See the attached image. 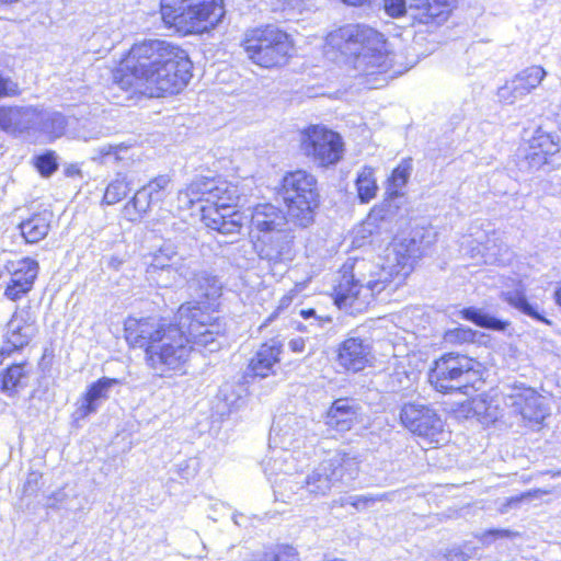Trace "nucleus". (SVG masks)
Listing matches in <instances>:
<instances>
[{
	"mask_svg": "<svg viewBox=\"0 0 561 561\" xmlns=\"http://www.w3.org/2000/svg\"><path fill=\"white\" fill-rule=\"evenodd\" d=\"M35 331V323L28 317H15L10 321L0 346V367L13 357L30 356L26 351Z\"/></svg>",
	"mask_w": 561,
	"mask_h": 561,
	"instance_id": "15",
	"label": "nucleus"
},
{
	"mask_svg": "<svg viewBox=\"0 0 561 561\" xmlns=\"http://www.w3.org/2000/svg\"><path fill=\"white\" fill-rule=\"evenodd\" d=\"M172 180L168 174H159L138 188L128 202L138 216L145 215L150 208L165 201L171 193Z\"/></svg>",
	"mask_w": 561,
	"mask_h": 561,
	"instance_id": "19",
	"label": "nucleus"
},
{
	"mask_svg": "<svg viewBox=\"0 0 561 561\" xmlns=\"http://www.w3.org/2000/svg\"><path fill=\"white\" fill-rule=\"evenodd\" d=\"M194 65L181 45L163 39L134 43L112 69V80L130 98L169 99L181 94Z\"/></svg>",
	"mask_w": 561,
	"mask_h": 561,
	"instance_id": "2",
	"label": "nucleus"
},
{
	"mask_svg": "<svg viewBox=\"0 0 561 561\" xmlns=\"http://www.w3.org/2000/svg\"><path fill=\"white\" fill-rule=\"evenodd\" d=\"M386 220V209L381 205H375L370 208L365 219L362 221L363 237H371L382 232V224Z\"/></svg>",
	"mask_w": 561,
	"mask_h": 561,
	"instance_id": "37",
	"label": "nucleus"
},
{
	"mask_svg": "<svg viewBox=\"0 0 561 561\" xmlns=\"http://www.w3.org/2000/svg\"><path fill=\"white\" fill-rule=\"evenodd\" d=\"M546 77V71L541 66H530L518 72L513 80V93L515 95H526L537 88Z\"/></svg>",
	"mask_w": 561,
	"mask_h": 561,
	"instance_id": "30",
	"label": "nucleus"
},
{
	"mask_svg": "<svg viewBox=\"0 0 561 561\" xmlns=\"http://www.w3.org/2000/svg\"><path fill=\"white\" fill-rule=\"evenodd\" d=\"M355 264L356 259L350 257L339 267L330 296L339 309L360 313L371 305V295L365 291L364 284L356 278Z\"/></svg>",
	"mask_w": 561,
	"mask_h": 561,
	"instance_id": "12",
	"label": "nucleus"
},
{
	"mask_svg": "<svg viewBox=\"0 0 561 561\" xmlns=\"http://www.w3.org/2000/svg\"><path fill=\"white\" fill-rule=\"evenodd\" d=\"M305 485L309 493L314 495H324L333 486L330 478L325 472L312 471L307 476Z\"/></svg>",
	"mask_w": 561,
	"mask_h": 561,
	"instance_id": "40",
	"label": "nucleus"
},
{
	"mask_svg": "<svg viewBox=\"0 0 561 561\" xmlns=\"http://www.w3.org/2000/svg\"><path fill=\"white\" fill-rule=\"evenodd\" d=\"M477 332L468 327H456L443 333V342L450 346H465L476 342Z\"/></svg>",
	"mask_w": 561,
	"mask_h": 561,
	"instance_id": "36",
	"label": "nucleus"
},
{
	"mask_svg": "<svg viewBox=\"0 0 561 561\" xmlns=\"http://www.w3.org/2000/svg\"><path fill=\"white\" fill-rule=\"evenodd\" d=\"M259 561H299V553L289 543H277L264 550Z\"/></svg>",
	"mask_w": 561,
	"mask_h": 561,
	"instance_id": "38",
	"label": "nucleus"
},
{
	"mask_svg": "<svg viewBox=\"0 0 561 561\" xmlns=\"http://www.w3.org/2000/svg\"><path fill=\"white\" fill-rule=\"evenodd\" d=\"M163 27L178 37L199 36L216 30L226 16L225 0H159Z\"/></svg>",
	"mask_w": 561,
	"mask_h": 561,
	"instance_id": "5",
	"label": "nucleus"
},
{
	"mask_svg": "<svg viewBox=\"0 0 561 561\" xmlns=\"http://www.w3.org/2000/svg\"><path fill=\"white\" fill-rule=\"evenodd\" d=\"M412 172V158H403L396 165L387 179V196L396 198L402 196L401 188L407 185Z\"/></svg>",
	"mask_w": 561,
	"mask_h": 561,
	"instance_id": "31",
	"label": "nucleus"
},
{
	"mask_svg": "<svg viewBox=\"0 0 561 561\" xmlns=\"http://www.w3.org/2000/svg\"><path fill=\"white\" fill-rule=\"evenodd\" d=\"M131 192V181L126 175L118 174L105 187L102 202L106 205H115L124 201Z\"/></svg>",
	"mask_w": 561,
	"mask_h": 561,
	"instance_id": "34",
	"label": "nucleus"
},
{
	"mask_svg": "<svg viewBox=\"0 0 561 561\" xmlns=\"http://www.w3.org/2000/svg\"><path fill=\"white\" fill-rule=\"evenodd\" d=\"M305 347H306V342L302 337H296L289 342V348L294 353H302L305 351Z\"/></svg>",
	"mask_w": 561,
	"mask_h": 561,
	"instance_id": "47",
	"label": "nucleus"
},
{
	"mask_svg": "<svg viewBox=\"0 0 561 561\" xmlns=\"http://www.w3.org/2000/svg\"><path fill=\"white\" fill-rule=\"evenodd\" d=\"M240 47L252 65L264 70H276L287 66L296 51L293 35L274 23L247 28Z\"/></svg>",
	"mask_w": 561,
	"mask_h": 561,
	"instance_id": "9",
	"label": "nucleus"
},
{
	"mask_svg": "<svg viewBox=\"0 0 561 561\" xmlns=\"http://www.w3.org/2000/svg\"><path fill=\"white\" fill-rule=\"evenodd\" d=\"M517 413L528 424H540L546 417L542 398L534 389L525 388L514 401Z\"/></svg>",
	"mask_w": 561,
	"mask_h": 561,
	"instance_id": "25",
	"label": "nucleus"
},
{
	"mask_svg": "<svg viewBox=\"0 0 561 561\" xmlns=\"http://www.w3.org/2000/svg\"><path fill=\"white\" fill-rule=\"evenodd\" d=\"M34 167L42 176H50L58 169L56 153L49 150L37 156L34 161Z\"/></svg>",
	"mask_w": 561,
	"mask_h": 561,
	"instance_id": "41",
	"label": "nucleus"
},
{
	"mask_svg": "<svg viewBox=\"0 0 561 561\" xmlns=\"http://www.w3.org/2000/svg\"><path fill=\"white\" fill-rule=\"evenodd\" d=\"M382 9L389 18H403L408 12L407 0H382Z\"/></svg>",
	"mask_w": 561,
	"mask_h": 561,
	"instance_id": "44",
	"label": "nucleus"
},
{
	"mask_svg": "<svg viewBox=\"0 0 561 561\" xmlns=\"http://www.w3.org/2000/svg\"><path fill=\"white\" fill-rule=\"evenodd\" d=\"M460 317L477 327L493 331H505L510 327V321L494 318L473 307L463 308Z\"/></svg>",
	"mask_w": 561,
	"mask_h": 561,
	"instance_id": "33",
	"label": "nucleus"
},
{
	"mask_svg": "<svg viewBox=\"0 0 561 561\" xmlns=\"http://www.w3.org/2000/svg\"><path fill=\"white\" fill-rule=\"evenodd\" d=\"M561 150L559 137L538 128L528 141L524 159L529 168L540 169L550 162L551 157Z\"/></svg>",
	"mask_w": 561,
	"mask_h": 561,
	"instance_id": "21",
	"label": "nucleus"
},
{
	"mask_svg": "<svg viewBox=\"0 0 561 561\" xmlns=\"http://www.w3.org/2000/svg\"><path fill=\"white\" fill-rule=\"evenodd\" d=\"M181 194L186 207L196 209L203 226L214 232L229 236L241 233L244 216L239 208L237 185L217 176H201L191 181Z\"/></svg>",
	"mask_w": 561,
	"mask_h": 561,
	"instance_id": "3",
	"label": "nucleus"
},
{
	"mask_svg": "<svg viewBox=\"0 0 561 561\" xmlns=\"http://www.w3.org/2000/svg\"><path fill=\"white\" fill-rule=\"evenodd\" d=\"M505 301L522 311L523 313L531 317L533 319L540 321L546 324H551V322L546 319L542 314H540L527 300V297L523 291H515L513 294H507L505 296Z\"/></svg>",
	"mask_w": 561,
	"mask_h": 561,
	"instance_id": "39",
	"label": "nucleus"
},
{
	"mask_svg": "<svg viewBox=\"0 0 561 561\" xmlns=\"http://www.w3.org/2000/svg\"><path fill=\"white\" fill-rule=\"evenodd\" d=\"M373 0H341L344 4L348 7L359 8L364 5L370 4Z\"/></svg>",
	"mask_w": 561,
	"mask_h": 561,
	"instance_id": "48",
	"label": "nucleus"
},
{
	"mask_svg": "<svg viewBox=\"0 0 561 561\" xmlns=\"http://www.w3.org/2000/svg\"><path fill=\"white\" fill-rule=\"evenodd\" d=\"M549 492L546 491V490L534 489V490H529V491L523 492V493H520L518 495H514V496L507 497L504 501V503L502 504L501 512L502 513L507 512L510 508L517 506L518 504H520L525 500L537 497V496H541V495H546Z\"/></svg>",
	"mask_w": 561,
	"mask_h": 561,
	"instance_id": "43",
	"label": "nucleus"
},
{
	"mask_svg": "<svg viewBox=\"0 0 561 561\" xmlns=\"http://www.w3.org/2000/svg\"><path fill=\"white\" fill-rule=\"evenodd\" d=\"M274 194L286 207L295 227L305 229L314 224L322 205L319 181L301 168L286 171L274 188Z\"/></svg>",
	"mask_w": 561,
	"mask_h": 561,
	"instance_id": "8",
	"label": "nucleus"
},
{
	"mask_svg": "<svg viewBox=\"0 0 561 561\" xmlns=\"http://www.w3.org/2000/svg\"><path fill=\"white\" fill-rule=\"evenodd\" d=\"M553 300L556 305L561 309V283L557 286L553 291Z\"/></svg>",
	"mask_w": 561,
	"mask_h": 561,
	"instance_id": "50",
	"label": "nucleus"
},
{
	"mask_svg": "<svg viewBox=\"0 0 561 561\" xmlns=\"http://www.w3.org/2000/svg\"><path fill=\"white\" fill-rule=\"evenodd\" d=\"M26 108L15 105H0V130H20Z\"/></svg>",
	"mask_w": 561,
	"mask_h": 561,
	"instance_id": "35",
	"label": "nucleus"
},
{
	"mask_svg": "<svg viewBox=\"0 0 561 561\" xmlns=\"http://www.w3.org/2000/svg\"><path fill=\"white\" fill-rule=\"evenodd\" d=\"M299 290L300 289L296 286V287L289 289L286 294H284L278 300L275 312L279 313V312L286 310L287 308H289L291 306V304L294 302V300L296 298H298Z\"/></svg>",
	"mask_w": 561,
	"mask_h": 561,
	"instance_id": "45",
	"label": "nucleus"
},
{
	"mask_svg": "<svg viewBox=\"0 0 561 561\" xmlns=\"http://www.w3.org/2000/svg\"><path fill=\"white\" fill-rule=\"evenodd\" d=\"M288 220L287 211L271 202L256 203L250 208L249 241L261 260L277 263L290 253L293 240L286 230Z\"/></svg>",
	"mask_w": 561,
	"mask_h": 561,
	"instance_id": "6",
	"label": "nucleus"
},
{
	"mask_svg": "<svg viewBox=\"0 0 561 561\" xmlns=\"http://www.w3.org/2000/svg\"><path fill=\"white\" fill-rule=\"evenodd\" d=\"M325 45L351 68L366 75L387 72L391 62L385 34L365 23H346L329 32Z\"/></svg>",
	"mask_w": 561,
	"mask_h": 561,
	"instance_id": "4",
	"label": "nucleus"
},
{
	"mask_svg": "<svg viewBox=\"0 0 561 561\" xmlns=\"http://www.w3.org/2000/svg\"><path fill=\"white\" fill-rule=\"evenodd\" d=\"M98 158L101 162L112 159L122 165H130L140 161V154L130 144L107 145L98 150Z\"/></svg>",
	"mask_w": 561,
	"mask_h": 561,
	"instance_id": "28",
	"label": "nucleus"
},
{
	"mask_svg": "<svg viewBox=\"0 0 561 561\" xmlns=\"http://www.w3.org/2000/svg\"><path fill=\"white\" fill-rule=\"evenodd\" d=\"M505 396L495 390L482 392L471 399L472 409L484 425H493L503 420Z\"/></svg>",
	"mask_w": 561,
	"mask_h": 561,
	"instance_id": "22",
	"label": "nucleus"
},
{
	"mask_svg": "<svg viewBox=\"0 0 561 561\" xmlns=\"http://www.w3.org/2000/svg\"><path fill=\"white\" fill-rule=\"evenodd\" d=\"M456 3L457 0H412L413 24L439 26L449 19Z\"/></svg>",
	"mask_w": 561,
	"mask_h": 561,
	"instance_id": "20",
	"label": "nucleus"
},
{
	"mask_svg": "<svg viewBox=\"0 0 561 561\" xmlns=\"http://www.w3.org/2000/svg\"><path fill=\"white\" fill-rule=\"evenodd\" d=\"M284 343L278 337L263 341L249 359L245 376L251 379H265L275 375L282 362Z\"/></svg>",
	"mask_w": 561,
	"mask_h": 561,
	"instance_id": "16",
	"label": "nucleus"
},
{
	"mask_svg": "<svg viewBox=\"0 0 561 561\" xmlns=\"http://www.w3.org/2000/svg\"><path fill=\"white\" fill-rule=\"evenodd\" d=\"M363 422L362 407L354 398L340 397L334 399L324 413L327 427L339 434L354 430Z\"/></svg>",
	"mask_w": 561,
	"mask_h": 561,
	"instance_id": "17",
	"label": "nucleus"
},
{
	"mask_svg": "<svg viewBox=\"0 0 561 561\" xmlns=\"http://www.w3.org/2000/svg\"><path fill=\"white\" fill-rule=\"evenodd\" d=\"M65 173L67 176H80L81 171L77 165H69L66 168Z\"/></svg>",
	"mask_w": 561,
	"mask_h": 561,
	"instance_id": "49",
	"label": "nucleus"
},
{
	"mask_svg": "<svg viewBox=\"0 0 561 561\" xmlns=\"http://www.w3.org/2000/svg\"><path fill=\"white\" fill-rule=\"evenodd\" d=\"M488 368L468 353L446 351L433 358L426 370L428 387L438 394H467L474 381L484 383Z\"/></svg>",
	"mask_w": 561,
	"mask_h": 561,
	"instance_id": "7",
	"label": "nucleus"
},
{
	"mask_svg": "<svg viewBox=\"0 0 561 561\" xmlns=\"http://www.w3.org/2000/svg\"><path fill=\"white\" fill-rule=\"evenodd\" d=\"M299 314L305 320L313 318L319 325H322L324 323H329L332 321V318L330 316H318L313 308L301 309L299 311Z\"/></svg>",
	"mask_w": 561,
	"mask_h": 561,
	"instance_id": "46",
	"label": "nucleus"
},
{
	"mask_svg": "<svg viewBox=\"0 0 561 561\" xmlns=\"http://www.w3.org/2000/svg\"><path fill=\"white\" fill-rule=\"evenodd\" d=\"M415 245L416 241L414 239H404L398 243V248L394 250L396 262L388 266L394 277H398L403 283L414 270L416 259Z\"/></svg>",
	"mask_w": 561,
	"mask_h": 561,
	"instance_id": "27",
	"label": "nucleus"
},
{
	"mask_svg": "<svg viewBox=\"0 0 561 561\" xmlns=\"http://www.w3.org/2000/svg\"><path fill=\"white\" fill-rule=\"evenodd\" d=\"M19 0H0V4H11L18 2Z\"/></svg>",
	"mask_w": 561,
	"mask_h": 561,
	"instance_id": "52",
	"label": "nucleus"
},
{
	"mask_svg": "<svg viewBox=\"0 0 561 561\" xmlns=\"http://www.w3.org/2000/svg\"><path fill=\"white\" fill-rule=\"evenodd\" d=\"M373 500L369 499V497H358L356 499L354 502H353V505L354 506H358L359 504H368L369 502H371Z\"/></svg>",
	"mask_w": 561,
	"mask_h": 561,
	"instance_id": "51",
	"label": "nucleus"
},
{
	"mask_svg": "<svg viewBox=\"0 0 561 561\" xmlns=\"http://www.w3.org/2000/svg\"><path fill=\"white\" fill-rule=\"evenodd\" d=\"M119 383V379L110 377H101L90 383L81 396V403L79 407L80 415L85 417L95 413L100 403L108 399L110 389Z\"/></svg>",
	"mask_w": 561,
	"mask_h": 561,
	"instance_id": "24",
	"label": "nucleus"
},
{
	"mask_svg": "<svg viewBox=\"0 0 561 561\" xmlns=\"http://www.w3.org/2000/svg\"><path fill=\"white\" fill-rule=\"evenodd\" d=\"M54 221V211L43 208L19 222L18 229L26 243H37L49 233Z\"/></svg>",
	"mask_w": 561,
	"mask_h": 561,
	"instance_id": "23",
	"label": "nucleus"
},
{
	"mask_svg": "<svg viewBox=\"0 0 561 561\" xmlns=\"http://www.w3.org/2000/svg\"><path fill=\"white\" fill-rule=\"evenodd\" d=\"M517 536H518V533L513 531L511 529L491 528V529H485L484 531L481 533L480 541L483 545H491L497 540L513 539Z\"/></svg>",
	"mask_w": 561,
	"mask_h": 561,
	"instance_id": "42",
	"label": "nucleus"
},
{
	"mask_svg": "<svg viewBox=\"0 0 561 561\" xmlns=\"http://www.w3.org/2000/svg\"><path fill=\"white\" fill-rule=\"evenodd\" d=\"M297 147L302 157L323 169L337 164L345 152L342 136L323 124H309L299 129Z\"/></svg>",
	"mask_w": 561,
	"mask_h": 561,
	"instance_id": "10",
	"label": "nucleus"
},
{
	"mask_svg": "<svg viewBox=\"0 0 561 561\" xmlns=\"http://www.w3.org/2000/svg\"><path fill=\"white\" fill-rule=\"evenodd\" d=\"M219 293L181 304L172 319L156 316H127L123 339L129 350L144 353L146 366L160 377L184 376L196 344L213 341V327H219Z\"/></svg>",
	"mask_w": 561,
	"mask_h": 561,
	"instance_id": "1",
	"label": "nucleus"
},
{
	"mask_svg": "<svg viewBox=\"0 0 561 561\" xmlns=\"http://www.w3.org/2000/svg\"><path fill=\"white\" fill-rule=\"evenodd\" d=\"M357 198L362 204H367L377 196L378 184L375 176V169L364 165L355 179Z\"/></svg>",
	"mask_w": 561,
	"mask_h": 561,
	"instance_id": "32",
	"label": "nucleus"
},
{
	"mask_svg": "<svg viewBox=\"0 0 561 561\" xmlns=\"http://www.w3.org/2000/svg\"><path fill=\"white\" fill-rule=\"evenodd\" d=\"M0 371V392L13 397L28 387L35 369L31 356L5 360Z\"/></svg>",
	"mask_w": 561,
	"mask_h": 561,
	"instance_id": "18",
	"label": "nucleus"
},
{
	"mask_svg": "<svg viewBox=\"0 0 561 561\" xmlns=\"http://www.w3.org/2000/svg\"><path fill=\"white\" fill-rule=\"evenodd\" d=\"M399 423L410 434L423 439L431 448L443 445L445 422L431 404L403 403L399 411Z\"/></svg>",
	"mask_w": 561,
	"mask_h": 561,
	"instance_id": "11",
	"label": "nucleus"
},
{
	"mask_svg": "<svg viewBox=\"0 0 561 561\" xmlns=\"http://www.w3.org/2000/svg\"><path fill=\"white\" fill-rule=\"evenodd\" d=\"M334 362L345 375H360L376 365L373 344L365 337L347 335L334 347Z\"/></svg>",
	"mask_w": 561,
	"mask_h": 561,
	"instance_id": "13",
	"label": "nucleus"
},
{
	"mask_svg": "<svg viewBox=\"0 0 561 561\" xmlns=\"http://www.w3.org/2000/svg\"><path fill=\"white\" fill-rule=\"evenodd\" d=\"M7 270L9 279L3 296L10 301H19L33 289L38 276L39 263L31 256H24L8 262Z\"/></svg>",
	"mask_w": 561,
	"mask_h": 561,
	"instance_id": "14",
	"label": "nucleus"
},
{
	"mask_svg": "<svg viewBox=\"0 0 561 561\" xmlns=\"http://www.w3.org/2000/svg\"><path fill=\"white\" fill-rule=\"evenodd\" d=\"M325 471L332 484L344 479H354L359 471V460L350 453L340 451L328 461Z\"/></svg>",
	"mask_w": 561,
	"mask_h": 561,
	"instance_id": "26",
	"label": "nucleus"
},
{
	"mask_svg": "<svg viewBox=\"0 0 561 561\" xmlns=\"http://www.w3.org/2000/svg\"><path fill=\"white\" fill-rule=\"evenodd\" d=\"M403 282L394 277L392 271L388 266H380L376 275L364 284L365 291L371 295V304L376 300L377 296L386 290H396Z\"/></svg>",
	"mask_w": 561,
	"mask_h": 561,
	"instance_id": "29",
	"label": "nucleus"
}]
</instances>
